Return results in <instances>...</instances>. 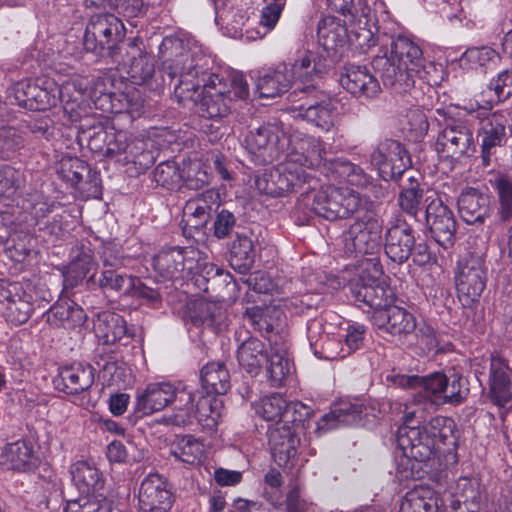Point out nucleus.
<instances>
[{
	"label": "nucleus",
	"mask_w": 512,
	"mask_h": 512,
	"mask_svg": "<svg viewBox=\"0 0 512 512\" xmlns=\"http://www.w3.org/2000/svg\"><path fill=\"white\" fill-rule=\"evenodd\" d=\"M174 502L171 485L159 474H149L141 482L138 504L142 512H168Z\"/></svg>",
	"instance_id": "nucleus-18"
},
{
	"label": "nucleus",
	"mask_w": 512,
	"mask_h": 512,
	"mask_svg": "<svg viewBox=\"0 0 512 512\" xmlns=\"http://www.w3.org/2000/svg\"><path fill=\"white\" fill-rule=\"evenodd\" d=\"M265 344L254 337L246 339L237 350L239 365L249 374L257 375L267 360Z\"/></svg>",
	"instance_id": "nucleus-37"
},
{
	"label": "nucleus",
	"mask_w": 512,
	"mask_h": 512,
	"mask_svg": "<svg viewBox=\"0 0 512 512\" xmlns=\"http://www.w3.org/2000/svg\"><path fill=\"white\" fill-rule=\"evenodd\" d=\"M153 178L157 185L173 190L179 186L183 176L174 161H165L157 165L153 171Z\"/></svg>",
	"instance_id": "nucleus-55"
},
{
	"label": "nucleus",
	"mask_w": 512,
	"mask_h": 512,
	"mask_svg": "<svg viewBox=\"0 0 512 512\" xmlns=\"http://www.w3.org/2000/svg\"><path fill=\"white\" fill-rule=\"evenodd\" d=\"M328 170L332 173H336L339 177L346 179V181L356 187H366L369 183V176L364 170L343 159L334 160L330 162Z\"/></svg>",
	"instance_id": "nucleus-54"
},
{
	"label": "nucleus",
	"mask_w": 512,
	"mask_h": 512,
	"mask_svg": "<svg viewBox=\"0 0 512 512\" xmlns=\"http://www.w3.org/2000/svg\"><path fill=\"white\" fill-rule=\"evenodd\" d=\"M183 215L186 221V225L191 229L201 230L206 227L211 214L208 210H205L203 206H199L195 201L189 199L184 208Z\"/></svg>",
	"instance_id": "nucleus-60"
},
{
	"label": "nucleus",
	"mask_w": 512,
	"mask_h": 512,
	"mask_svg": "<svg viewBox=\"0 0 512 512\" xmlns=\"http://www.w3.org/2000/svg\"><path fill=\"white\" fill-rule=\"evenodd\" d=\"M329 8L335 12L342 14L348 18V22L355 25L358 30L355 31L359 45L363 48H371L375 44V39L370 29V9L368 7L362 8V15L356 17L352 12L353 0H326Z\"/></svg>",
	"instance_id": "nucleus-30"
},
{
	"label": "nucleus",
	"mask_w": 512,
	"mask_h": 512,
	"mask_svg": "<svg viewBox=\"0 0 512 512\" xmlns=\"http://www.w3.org/2000/svg\"><path fill=\"white\" fill-rule=\"evenodd\" d=\"M38 458L33 445L19 440L6 445L0 455V464L7 469L26 472L36 467Z\"/></svg>",
	"instance_id": "nucleus-31"
},
{
	"label": "nucleus",
	"mask_w": 512,
	"mask_h": 512,
	"mask_svg": "<svg viewBox=\"0 0 512 512\" xmlns=\"http://www.w3.org/2000/svg\"><path fill=\"white\" fill-rule=\"evenodd\" d=\"M267 376L272 386H280L291 372V364L287 357V346L276 341L271 344L267 355Z\"/></svg>",
	"instance_id": "nucleus-44"
},
{
	"label": "nucleus",
	"mask_w": 512,
	"mask_h": 512,
	"mask_svg": "<svg viewBox=\"0 0 512 512\" xmlns=\"http://www.w3.org/2000/svg\"><path fill=\"white\" fill-rule=\"evenodd\" d=\"M501 62L500 54L491 47H473L467 49L460 58V64L468 69L483 73L496 69Z\"/></svg>",
	"instance_id": "nucleus-42"
},
{
	"label": "nucleus",
	"mask_w": 512,
	"mask_h": 512,
	"mask_svg": "<svg viewBox=\"0 0 512 512\" xmlns=\"http://www.w3.org/2000/svg\"><path fill=\"white\" fill-rule=\"evenodd\" d=\"M493 107V101H485L480 104L468 103L463 106V110L479 120L478 135L481 140L482 160L485 166L490 164V156L492 150L500 146L505 136V126L507 118L503 113L495 112L489 113Z\"/></svg>",
	"instance_id": "nucleus-10"
},
{
	"label": "nucleus",
	"mask_w": 512,
	"mask_h": 512,
	"mask_svg": "<svg viewBox=\"0 0 512 512\" xmlns=\"http://www.w3.org/2000/svg\"><path fill=\"white\" fill-rule=\"evenodd\" d=\"M347 29L339 19L333 16L324 17L318 24V43L330 55L337 53L346 42Z\"/></svg>",
	"instance_id": "nucleus-35"
},
{
	"label": "nucleus",
	"mask_w": 512,
	"mask_h": 512,
	"mask_svg": "<svg viewBox=\"0 0 512 512\" xmlns=\"http://www.w3.org/2000/svg\"><path fill=\"white\" fill-rule=\"evenodd\" d=\"M468 381L462 375L453 372L447 376L442 403L460 404L468 395Z\"/></svg>",
	"instance_id": "nucleus-56"
},
{
	"label": "nucleus",
	"mask_w": 512,
	"mask_h": 512,
	"mask_svg": "<svg viewBox=\"0 0 512 512\" xmlns=\"http://www.w3.org/2000/svg\"><path fill=\"white\" fill-rule=\"evenodd\" d=\"M373 67L380 74L384 85L398 86L406 90L419 78L430 83L428 66L420 47L405 36H398L391 43L390 56H377Z\"/></svg>",
	"instance_id": "nucleus-4"
},
{
	"label": "nucleus",
	"mask_w": 512,
	"mask_h": 512,
	"mask_svg": "<svg viewBox=\"0 0 512 512\" xmlns=\"http://www.w3.org/2000/svg\"><path fill=\"white\" fill-rule=\"evenodd\" d=\"M435 150L444 158L458 160L470 156L475 151L473 129L468 120L460 117H447L439 131Z\"/></svg>",
	"instance_id": "nucleus-11"
},
{
	"label": "nucleus",
	"mask_w": 512,
	"mask_h": 512,
	"mask_svg": "<svg viewBox=\"0 0 512 512\" xmlns=\"http://www.w3.org/2000/svg\"><path fill=\"white\" fill-rule=\"evenodd\" d=\"M325 72V59L316 52L306 50L288 69V74L295 85L293 94L298 91L309 93L314 90L316 82L322 78Z\"/></svg>",
	"instance_id": "nucleus-19"
},
{
	"label": "nucleus",
	"mask_w": 512,
	"mask_h": 512,
	"mask_svg": "<svg viewBox=\"0 0 512 512\" xmlns=\"http://www.w3.org/2000/svg\"><path fill=\"white\" fill-rule=\"evenodd\" d=\"M426 224L433 239L444 249L456 241V220L450 208L439 198L431 200L425 210Z\"/></svg>",
	"instance_id": "nucleus-17"
},
{
	"label": "nucleus",
	"mask_w": 512,
	"mask_h": 512,
	"mask_svg": "<svg viewBox=\"0 0 512 512\" xmlns=\"http://www.w3.org/2000/svg\"><path fill=\"white\" fill-rule=\"evenodd\" d=\"M181 390L169 382L151 383L137 394L135 412L141 416H148L161 411L171 403H174L173 412H177L176 405L179 404L178 396Z\"/></svg>",
	"instance_id": "nucleus-20"
},
{
	"label": "nucleus",
	"mask_w": 512,
	"mask_h": 512,
	"mask_svg": "<svg viewBox=\"0 0 512 512\" xmlns=\"http://www.w3.org/2000/svg\"><path fill=\"white\" fill-rule=\"evenodd\" d=\"M170 452L177 460L190 465L200 464L205 456L203 443L192 435L177 437Z\"/></svg>",
	"instance_id": "nucleus-47"
},
{
	"label": "nucleus",
	"mask_w": 512,
	"mask_h": 512,
	"mask_svg": "<svg viewBox=\"0 0 512 512\" xmlns=\"http://www.w3.org/2000/svg\"><path fill=\"white\" fill-rule=\"evenodd\" d=\"M112 503L103 496L82 495L76 499H69L63 512H111Z\"/></svg>",
	"instance_id": "nucleus-53"
},
{
	"label": "nucleus",
	"mask_w": 512,
	"mask_h": 512,
	"mask_svg": "<svg viewBox=\"0 0 512 512\" xmlns=\"http://www.w3.org/2000/svg\"><path fill=\"white\" fill-rule=\"evenodd\" d=\"M371 163L377 167L380 176L386 182L402 179L413 173L407 169L409 158L405 149L395 140L386 139L379 143L371 154Z\"/></svg>",
	"instance_id": "nucleus-15"
},
{
	"label": "nucleus",
	"mask_w": 512,
	"mask_h": 512,
	"mask_svg": "<svg viewBox=\"0 0 512 512\" xmlns=\"http://www.w3.org/2000/svg\"><path fill=\"white\" fill-rule=\"evenodd\" d=\"M489 196L475 188H466L458 197L460 217L468 224L482 223L489 215Z\"/></svg>",
	"instance_id": "nucleus-29"
},
{
	"label": "nucleus",
	"mask_w": 512,
	"mask_h": 512,
	"mask_svg": "<svg viewBox=\"0 0 512 512\" xmlns=\"http://www.w3.org/2000/svg\"><path fill=\"white\" fill-rule=\"evenodd\" d=\"M307 337L314 355L320 359L336 360L346 356L341 348V342L323 334V324L320 320L314 319L307 325Z\"/></svg>",
	"instance_id": "nucleus-28"
},
{
	"label": "nucleus",
	"mask_w": 512,
	"mask_h": 512,
	"mask_svg": "<svg viewBox=\"0 0 512 512\" xmlns=\"http://www.w3.org/2000/svg\"><path fill=\"white\" fill-rule=\"evenodd\" d=\"M87 319L84 310L73 301H62L54 304L47 312V321L54 326L75 328Z\"/></svg>",
	"instance_id": "nucleus-40"
},
{
	"label": "nucleus",
	"mask_w": 512,
	"mask_h": 512,
	"mask_svg": "<svg viewBox=\"0 0 512 512\" xmlns=\"http://www.w3.org/2000/svg\"><path fill=\"white\" fill-rule=\"evenodd\" d=\"M278 438H274V445L270 446L274 461L279 466H289L294 464L299 446V439H291L290 442L279 443Z\"/></svg>",
	"instance_id": "nucleus-59"
},
{
	"label": "nucleus",
	"mask_w": 512,
	"mask_h": 512,
	"mask_svg": "<svg viewBox=\"0 0 512 512\" xmlns=\"http://www.w3.org/2000/svg\"><path fill=\"white\" fill-rule=\"evenodd\" d=\"M373 321L380 330L392 336L407 335L416 328L413 314L402 307L393 305V303L375 311Z\"/></svg>",
	"instance_id": "nucleus-25"
},
{
	"label": "nucleus",
	"mask_w": 512,
	"mask_h": 512,
	"mask_svg": "<svg viewBox=\"0 0 512 512\" xmlns=\"http://www.w3.org/2000/svg\"><path fill=\"white\" fill-rule=\"evenodd\" d=\"M489 397L499 407H505L512 399V369L498 354H492L489 368Z\"/></svg>",
	"instance_id": "nucleus-22"
},
{
	"label": "nucleus",
	"mask_w": 512,
	"mask_h": 512,
	"mask_svg": "<svg viewBox=\"0 0 512 512\" xmlns=\"http://www.w3.org/2000/svg\"><path fill=\"white\" fill-rule=\"evenodd\" d=\"M286 142L282 127L266 123L249 132L245 138L246 148L260 164L270 163L279 158Z\"/></svg>",
	"instance_id": "nucleus-13"
},
{
	"label": "nucleus",
	"mask_w": 512,
	"mask_h": 512,
	"mask_svg": "<svg viewBox=\"0 0 512 512\" xmlns=\"http://www.w3.org/2000/svg\"><path fill=\"white\" fill-rule=\"evenodd\" d=\"M22 135L14 127H0V158L12 157L22 145Z\"/></svg>",
	"instance_id": "nucleus-57"
},
{
	"label": "nucleus",
	"mask_w": 512,
	"mask_h": 512,
	"mask_svg": "<svg viewBox=\"0 0 512 512\" xmlns=\"http://www.w3.org/2000/svg\"><path fill=\"white\" fill-rule=\"evenodd\" d=\"M200 378L208 394L223 395L230 389V374L221 362L207 363L201 370Z\"/></svg>",
	"instance_id": "nucleus-45"
},
{
	"label": "nucleus",
	"mask_w": 512,
	"mask_h": 512,
	"mask_svg": "<svg viewBox=\"0 0 512 512\" xmlns=\"http://www.w3.org/2000/svg\"><path fill=\"white\" fill-rule=\"evenodd\" d=\"M59 89L61 90L59 102L64 103V110L66 112H72L74 110L73 105L81 100L86 91V86H83L76 80H69L59 86Z\"/></svg>",
	"instance_id": "nucleus-63"
},
{
	"label": "nucleus",
	"mask_w": 512,
	"mask_h": 512,
	"mask_svg": "<svg viewBox=\"0 0 512 512\" xmlns=\"http://www.w3.org/2000/svg\"><path fill=\"white\" fill-rule=\"evenodd\" d=\"M422 411L413 410L404 416V424L397 430L396 441L404 456L417 462L440 465V457L456 446L455 423L444 416L433 417L429 422L412 425L413 418H422Z\"/></svg>",
	"instance_id": "nucleus-3"
},
{
	"label": "nucleus",
	"mask_w": 512,
	"mask_h": 512,
	"mask_svg": "<svg viewBox=\"0 0 512 512\" xmlns=\"http://www.w3.org/2000/svg\"><path fill=\"white\" fill-rule=\"evenodd\" d=\"M383 220L371 210L359 217L344 234V248L349 254H373L380 248Z\"/></svg>",
	"instance_id": "nucleus-12"
},
{
	"label": "nucleus",
	"mask_w": 512,
	"mask_h": 512,
	"mask_svg": "<svg viewBox=\"0 0 512 512\" xmlns=\"http://www.w3.org/2000/svg\"><path fill=\"white\" fill-rule=\"evenodd\" d=\"M0 310L8 322L24 324L34 311L33 297L19 282L0 279Z\"/></svg>",
	"instance_id": "nucleus-14"
},
{
	"label": "nucleus",
	"mask_w": 512,
	"mask_h": 512,
	"mask_svg": "<svg viewBox=\"0 0 512 512\" xmlns=\"http://www.w3.org/2000/svg\"><path fill=\"white\" fill-rule=\"evenodd\" d=\"M486 286V272L479 257H470L460 264L456 277L458 298L464 307L478 301Z\"/></svg>",
	"instance_id": "nucleus-16"
},
{
	"label": "nucleus",
	"mask_w": 512,
	"mask_h": 512,
	"mask_svg": "<svg viewBox=\"0 0 512 512\" xmlns=\"http://www.w3.org/2000/svg\"><path fill=\"white\" fill-rule=\"evenodd\" d=\"M361 412V406L358 404L341 403L330 413L322 416L318 422V429L327 431L341 425H354L359 422Z\"/></svg>",
	"instance_id": "nucleus-46"
},
{
	"label": "nucleus",
	"mask_w": 512,
	"mask_h": 512,
	"mask_svg": "<svg viewBox=\"0 0 512 512\" xmlns=\"http://www.w3.org/2000/svg\"><path fill=\"white\" fill-rule=\"evenodd\" d=\"M187 253V249L181 247L163 249L154 256L153 267L167 279H178L190 262Z\"/></svg>",
	"instance_id": "nucleus-32"
},
{
	"label": "nucleus",
	"mask_w": 512,
	"mask_h": 512,
	"mask_svg": "<svg viewBox=\"0 0 512 512\" xmlns=\"http://www.w3.org/2000/svg\"><path fill=\"white\" fill-rule=\"evenodd\" d=\"M438 508V494L429 487L417 486L406 493L399 512H438Z\"/></svg>",
	"instance_id": "nucleus-39"
},
{
	"label": "nucleus",
	"mask_w": 512,
	"mask_h": 512,
	"mask_svg": "<svg viewBox=\"0 0 512 512\" xmlns=\"http://www.w3.org/2000/svg\"><path fill=\"white\" fill-rule=\"evenodd\" d=\"M115 101H118L119 104H112L111 112L125 111L132 118L139 117L142 113L143 101L138 92L117 95Z\"/></svg>",
	"instance_id": "nucleus-62"
},
{
	"label": "nucleus",
	"mask_w": 512,
	"mask_h": 512,
	"mask_svg": "<svg viewBox=\"0 0 512 512\" xmlns=\"http://www.w3.org/2000/svg\"><path fill=\"white\" fill-rule=\"evenodd\" d=\"M401 384L420 388L413 395V401L416 404H423L425 407L431 408L435 404L442 403L447 376L438 372L423 378L412 376L403 378Z\"/></svg>",
	"instance_id": "nucleus-26"
},
{
	"label": "nucleus",
	"mask_w": 512,
	"mask_h": 512,
	"mask_svg": "<svg viewBox=\"0 0 512 512\" xmlns=\"http://www.w3.org/2000/svg\"><path fill=\"white\" fill-rule=\"evenodd\" d=\"M257 91L262 98H275L286 93L292 86L288 66L279 64L266 71L257 82Z\"/></svg>",
	"instance_id": "nucleus-34"
},
{
	"label": "nucleus",
	"mask_w": 512,
	"mask_h": 512,
	"mask_svg": "<svg viewBox=\"0 0 512 512\" xmlns=\"http://www.w3.org/2000/svg\"><path fill=\"white\" fill-rule=\"evenodd\" d=\"M382 275L381 265L370 260L361 275L351 282V293L360 307L364 305L378 311L394 303V291L382 279Z\"/></svg>",
	"instance_id": "nucleus-8"
},
{
	"label": "nucleus",
	"mask_w": 512,
	"mask_h": 512,
	"mask_svg": "<svg viewBox=\"0 0 512 512\" xmlns=\"http://www.w3.org/2000/svg\"><path fill=\"white\" fill-rule=\"evenodd\" d=\"M287 400L278 393L263 397L255 404V412L266 421L281 423L287 414Z\"/></svg>",
	"instance_id": "nucleus-51"
},
{
	"label": "nucleus",
	"mask_w": 512,
	"mask_h": 512,
	"mask_svg": "<svg viewBox=\"0 0 512 512\" xmlns=\"http://www.w3.org/2000/svg\"><path fill=\"white\" fill-rule=\"evenodd\" d=\"M255 251L252 240L247 236L237 235L230 246V265L239 273H246L253 265Z\"/></svg>",
	"instance_id": "nucleus-49"
},
{
	"label": "nucleus",
	"mask_w": 512,
	"mask_h": 512,
	"mask_svg": "<svg viewBox=\"0 0 512 512\" xmlns=\"http://www.w3.org/2000/svg\"><path fill=\"white\" fill-rule=\"evenodd\" d=\"M123 23L113 14H98L91 17L84 35V47L87 51L110 56L120 62L118 50L125 47L118 44L124 37Z\"/></svg>",
	"instance_id": "nucleus-6"
},
{
	"label": "nucleus",
	"mask_w": 512,
	"mask_h": 512,
	"mask_svg": "<svg viewBox=\"0 0 512 512\" xmlns=\"http://www.w3.org/2000/svg\"><path fill=\"white\" fill-rule=\"evenodd\" d=\"M339 83L352 96L373 98L381 90L379 81L366 66L348 64L343 67Z\"/></svg>",
	"instance_id": "nucleus-21"
},
{
	"label": "nucleus",
	"mask_w": 512,
	"mask_h": 512,
	"mask_svg": "<svg viewBox=\"0 0 512 512\" xmlns=\"http://www.w3.org/2000/svg\"><path fill=\"white\" fill-rule=\"evenodd\" d=\"M305 199L312 200L310 205L315 214L330 221L347 218L359 212L363 204L355 191L332 185L321 187L311 195L307 194Z\"/></svg>",
	"instance_id": "nucleus-7"
},
{
	"label": "nucleus",
	"mask_w": 512,
	"mask_h": 512,
	"mask_svg": "<svg viewBox=\"0 0 512 512\" xmlns=\"http://www.w3.org/2000/svg\"><path fill=\"white\" fill-rule=\"evenodd\" d=\"M60 98L59 85L49 78H38L34 82L21 80L13 84L7 94L10 104L36 111L55 107Z\"/></svg>",
	"instance_id": "nucleus-9"
},
{
	"label": "nucleus",
	"mask_w": 512,
	"mask_h": 512,
	"mask_svg": "<svg viewBox=\"0 0 512 512\" xmlns=\"http://www.w3.org/2000/svg\"><path fill=\"white\" fill-rule=\"evenodd\" d=\"M53 383L57 390L67 395H81L87 392L94 383V368L83 364L63 367L54 378Z\"/></svg>",
	"instance_id": "nucleus-24"
},
{
	"label": "nucleus",
	"mask_w": 512,
	"mask_h": 512,
	"mask_svg": "<svg viewBox=\"0 0 512 512\" xmlns=\"http://www.w3.org/2000/svg\"><path fill=\"white\" fill-rule=\"evenodd\" d=\"M97 269V262L93 256L82 252L75 257L64 272L63 286L64 290L73 289L78 286L90 273L93 272L87 279V283H96L95 271Z\"/></svg>",
	"instance_id": "nucleus-38"
},
{
	"label": "nucleus",
	"mask_w": 512,
	"mask_h": 512,
	"mask_svg": "<svg viewBox=\"0 0 512 512\" xmlns=\"http://www.w3.org/2000/svg\"><path fill=\"white\" fill-rule=\"evenodd\" d=\"M125 55L121 62L128 67V75L134 84H145L154 74L153 57L147 54L136 41H131L123 48Z\"/></svg>",
	"instance_id": "nucleus-27"
},
{
	"label": "nucleus",
	"mask_w": 512,
	"mask_h": 512,
	"mask_svg": "<svg viewBox=\"0 0 512 512\" xmlns=\"http://www.w3.org/2000/svg\"><path fill=\"white\" fill-rule=\"evenodd\" d=\"M23 175L8 165H0V197H10L20 188Z\"/></svg>",
	"instance_id": "nucleus-61"
},
{
	"label": "nucleus",
	"mask_w": 512,
	"mask_h": 512,
	"mask_svg": "<svg viewBox=\"0 0 512 512\" xmlns=\"http://www.w3.org/2000/svg\"><path fill=\"white\" fill-rule=\"evenodd\" d=\"M96 140H103L104 146H97L103 155L113 158L122 153L125 154V150L128 147L129 136L126 131H100L91 140V144Z\"/></svg>",
	"instance_id": "nucleus-52"
},
{
	"label": "nucleus",
	"mask_w": 512,
	"mask_h": 512,
	"mask_svg": "<svg viewBox=\"0 0 512 512\" xmlns=\"http://www.w3.org/2000/svg\"><path fill=\"white\" fill-rule=\"evenodd\" d=\"M179 404L176 405L177 412L165 415L166 424L185 426L197 419L198 423L208 428L217 425L220 413L218 411L219 401L209 395L203 396L200 392H194L188 387L182 388L178 396Z\"/></svg>",
	"instance_id": "nucleus-5"
},
{
	"label": "nucleus",
	"mask_w": 512,
	"mask_h": 512,
	"mask_svg": "<svg viewBox=\"0 0 512 512\" xmlns=\"http://www.w3.org/2000/svg\"><path fill=\"white\" fill-rule=\"evenodd\" d=\"M97 365L102 370L104 378H108L110 382L119 384L125 381L128 368L123 361L117 360L114 356H106L101 357Z\"/></svg>",
	"instance_id": "nucleus-58"
},
{
	"label": "nucleus",
	"mask_w": 512,
	"mask_h": 512,
	"mask_svg": "<svg viewBox=\"0 0 512 512\" xmlns=\"http://www.w3.org/2000/svg\"><path fill=\"white\" fill-rule=\"evenodd\" d=\"M336 103L330 99L315 104H301L295 117L306 120L323 131H330L336 120Z\"/></svg>",
	"instance_id": "nucleus-33"
},
{
	"label": "nucleus",
	"mask_w": 512,
	"mask_h": 512,
	"mask_svg": "<svg viewBox=\"0 0 512 512\" xmlns=\"http://www.w3.org/2000/svg\"><path fill=\"white\" fill-rule=\"evenodd\" d=\"M414 246L413 229L405 221H398L387 229L384 249L387 257L393 262L398 264L406 262Z\"/></svg>",
	"instance_id": "nucleus-23"
},
{
	"label": "nucleus",
	"mask_w": 512,
	"mask_h": 512,
	"mask_svg": "<svg viewBox=\"0 0 512 512\" xmlns=\"http://www.w3.org/2000/svg\"><path fill=\"white\" fill-rule=\"evenodd\" d=\"M490 184L498 197L500 219L502 221L510 220L512 217V177L498 172L490 179Z\"/></svg>",
	"instance_id": "nucleus-50"
},
{
	"label": "nucleus",
	"mask_w": 512,
	"mask_h": 512,
	"mask_svg": "<svg viewBox=\"0 0 512 512\" xmlns=\"http://www.w3.org/2000/svg\"><path fill=\"white\" fill-rule=\"evenodd\" d=\"M96 336L105 344H114L128 336L127 323L118 314H99L93 325Z\"/></svg>",
	"instance_id": "nucleus-36"
},
{
	"label": "nucleus",
	"mask_w": 512,
	"mask_h": 512,
	"mask_svg": "<svg viewBox=\"0 0 512 512\" xmlns=\"http://www.w3.org/2000/svg\"><path fill=\"white\" fill-rule=\"evenodd\" d=\"M489 89L494 91L497 101H504L512 96V70H504L491 79Z\"/></svg>",
	"instance_id": "nucleus-64"
},
{
	"label": "nucleus",
	"mask_w": 512,
	"mask_h": 512,
	"mask_svg": "<svg viewBox=\"0 0 512 512\" xmlns=\"http://www.w3.org/2000/svg\"><path fill=\"white\" fill-rule=\"evenodd\" d=\"M397 180L401 188L398 204L405 213L416 218L423 199V189L414 172Z\"/></svg>",
	"instance_id": "nucleus-43"
},
{
	"label": "nucleus",
	"mask_w": 512,
	"mask_h": 512,
	"mask_svg": "<svg viewBox=\"0 0 512 512\" xmlns=\"http://www.w3.org/2000/svg\"><path fill=\"white\" fill-rule=\"evenodd\" d=\"M161 71L177 80L174 96L178 103L195 107L204 118H222L230 112L232 99H246L248 84L240 74L224 80L208 73V59L197 46L176 37H165L159 47Z\"/></svg>",
	"instance_id": "nucleus-1"
},
{
	"label": "nucleus",
	"mask_w": 512,
	"mask_h": 512,
	"mask_svg": "<svg viewBox=\"0 0 512 512\" xmlns=\"http://www.w3.org/2000/svg\"><path fill=\"white\" fill-rule=\"evenodd\" d=\"M191 319L195 325L210 328L215 332L227 327L225 312L214 302L205 300L196 302L191 312Z\"/></svg>",
	"instance_id": "nucleus-41"
},
{
	"label": "nucleus",
	"mask_w": 512,
	"mask_h": 512,
	"mask_svg": "<svg viewBox=\"0 0 512 512\" xmlns=\"http://www.w3.org/2000/svg\"><path fill=\"white\" fill-rule=\"evenodd\" d=\"M284 160L256 179L257 189L269 196L279 197L296 191L313 180L312 172L321 170L328 174L325 143L314 136L294 131L286 139Z\"/></svg>",
	"instance_id": "nucleus-2"
},
{
	"label": "nucleus",
	"mask_w": 512,
	"mask_h": 512,
	"mask_svg": "<svg viewBox=\"0 0 512 512\" xmlns=\"http://www.w3.org/2000/svg\"><path fill=\"white\" fill-rule=\"evenodd\" d=\"M72 481L81 493H90L103 487L101 472L93 465L79 461L71 467Z\"/></svg>",
	"instance_id": "nucleus-48"
}]
</instances>
